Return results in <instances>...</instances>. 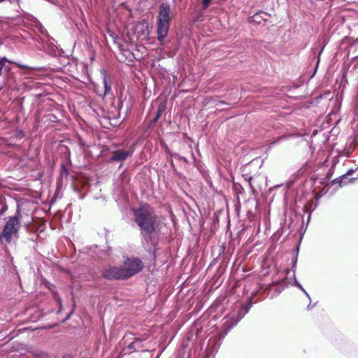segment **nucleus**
Segmentation results:
<instances>
[{
    "label": "nucleus",
    "instance_id": "nucleus-8",
    "mask_svg": "<svg viewBox=\"0 0 358 358\" xmlns=\"http://www.w3.org/2000/svg\"><path fill=\"white\" fill-rule=\"evenodd\" d=\"M102 71L103 73V83L104 85L103 96H106L111 92V85H110V83L108 80V77L105 74V71L103 69Z\"/></svg>",
    "mask_w": 358,
    "mask_h": 358
},
{
    "label": "nucleus",
    "instance_id": "nucleus-3",
    "mask_svg": "<svg viewBox=\"0 0 358 358\" xmlns=\"http://www.w3.org/2000/svg\"><path fill=\"white\" fill-rule=\"evenodd\" d=\"M20 227L21 222L19 216L8 217L0 234V241L4 240L6 243H10L12 241L17 239Z\"/></svg>",
    "mask_w": 358,
    "mask_h": 358
},
{
    "label": "nucleus",
    "instance_id": "nucleus-9",
    "mask_svg": "<svg viewBox=\"0 0 358 358\" xmlns=\"http://www.w3.org/2000/svg\"><path fill=\"white\" fill-rule=\"evenodd\" d=\"M242 318V317H240L237 319L234 317H229L227 319V320L225 322V326L228 327L229 329L233 327L234 326L236 325L237 323L239 322V320Z\"/></svg>",
    "mask_w": 358,
    "mask_h": 358
},
{
    "label": "nucleus",
    "instance_id": "nucleus-11",
    "mask_svg": "<svg viewBox=\"0 0 358 358\" xmlns=\"http://www.w3.org/2000/svg\"><path fill=\"white\" fill-rule=\"evenodd\" d=\"M164 105H160L159 106V108H158L157 113L156 115V117L154 119L155 122H156L159 118V117L161 116V115L164 112Z\"/></svg>",
    "mask_w": 358,
    "mask_h": 358
},
{
    "label": "nucleus",
    "instance_id": "nucleus-13",
    "mask_svg": "<svg viewBox=\"0 0 358 358\" xmlns=\"http://www.w3.org/2000/svg\"><path fill=\"white\" fill-rule=\"evenodd\" d=\"M257 18H259V15H255L254 16L252 17V21L259 23L260 21H257Z\"/></svg>",
    "mask_w": 358,
    "mask_h": 358
},
{
    "label": "nucleus",
    "instance_id": "nucleus-12",
    "mask_svg": "<svg viewBox=\"0 0 358 358\" xmlns=\"http://www.w3.org/2000/svg\"><path fill=\"white\" fill-rule=\"evenodd\" d=\"M211 0H203V7L206 8L210 3Z\"/></svg>",
    "mask_w": 358,
    "mask_h": 358
},
{
    "label": "nucleus",
    "instance_id": "nucleus-6",
    "mask_svg": "<svg viewBox=\"0 0 358 358\" xmlns=\"http://www.w3.org/2000/svg\"><path fill=\"white\" fill-rule=\"evenodd\" d=\"M134 150H118L115 151L113 153V155L111 157V161H124L129 156L131 155Z\"/></svg>",
    "mask_w": 358,
    "mask_h": 358
},
{
    "label": "nucleus",
    "instance_id": "nucleus-5",
    "mask_svg": "<svg viewBox=\"0 0 358 358\" xmlns=\"http://www.w3.org/2000/svg\"><path fill=\"white\" fill-rule=\"evenodd\" d=\"M123 266H111L106 268L103 275L107 279H123L126 278L125 274L124 273Z\"/></svg>",
    "mask_w": 358,
    "mask_h": 358
},
{
    "label": "nucleus",
    "instance_id": "nucleus-7",
    "mask_svg": "<svg viewBox=\"0 0 358 358\" xmlns=\"http://www.w3.org/2000/svg\"><path fill=\"white\" fill-rule=\"evenodd\" d=\"M11 62L3 57L0 59V76L10 71Z\"/></svg>",
    "mask_w": 358,
    "mask_h": 358
},
{
    "label": "nucleus",
    "instance_id": "nucleus-2",
    "mask_svg": "<svg viewBox=\"0 0 358 358\" xmlns=\"http://www.w3.org/2000/svg\"><path fill=\"white\" fill-rule=\"evenodd\" d=\"M171 20V8L167 3H162L159 8L157 22V38L162 43L167 36Z\"/></svg>",
    "mask_w": 358,
    "mask_h": 358
},
{
    "label": "nucleus",
    "instance_id": "nucleus-4",
    "mask_svg": "<svg viewBox=\"0 0 358 358\" xmlns=\"http://www.w3.org/2000/svg\"><path fill=\"white\" fill-rule=\"evenodd\" d=\"M122 266L126 278H129L140 272L143 267V263L138 258H129Z\"/></svg>",
    "mask_w": 358,
    "mask_h": 358
},
{
    "label": "nucleus",
    "instance_id": "nucleus-10",
    "mask_svg": "<svg viewBox=\"0 0 358 358\" xmlns=\"http://www.w3.org/2000/svg\"><path fill=\"white\" fill-rule=\"evenodd\" d=\"M293 276H294V278H295V275H294V271L293 272ZM293 285H295L296 287H298L300 289H301L304 294L310 299V296H309V294L306 292V291L303 288L302 285L297 282V280L296 279H294V284Z\"/></svg>",
    "mask_w": 358,
    "mask_h": 358
},
{
    "label": "nucleus",
    "instance_id": "nucleus-1",
    "mask_svg": "<svg viewBox=\"0 0 358 358\" xmlns=\"http://www.w3.org/2000/svg\"><path fill=\"white\" fill-rule=\"evenodd\" d=\"M136 222L144 234H150L154 230L156 217L148 206H143L134 210Z\"/></svg>",
    "mask_w": 358,
    "mask_h": 358
}]
</instances>
